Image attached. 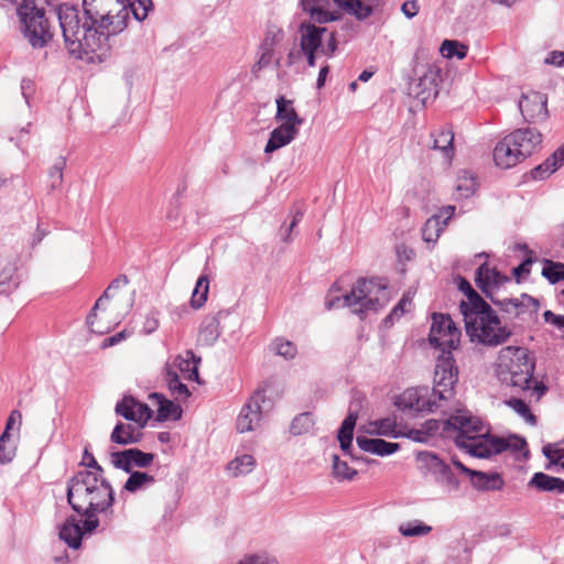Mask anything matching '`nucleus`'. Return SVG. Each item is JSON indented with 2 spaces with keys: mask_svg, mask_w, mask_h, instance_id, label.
<instances>
[{
  "mask_svg": "<svg viewBox=\"0 0 564 564\" xmlns=\"http://www.w3.org/2000/svg\"><path fill=\"white\" fill-rule=\"evenodd\" d=\"M67 501L72 509L105 512L115 502V491L101 474L79 470L67 481Z\"/></svg>",
  "mask_w": 564,
  "mask_h": 564,
  "instance_id": "3",
  "label": "nucleus"
},
{
  "mask_svg": "<svg viewBox=\"0 0 564 564\" xmlns=\"http://www.w3.org/2000/svg\"><path fill=\"white\" fill-rule=\"evenodd\" d=\"M441 53L446 58L457 57L458 59H463L466 57L468 47L458 41L454 40H445L441 45Z\"/></svg>",
  "mask_w": 564,
  "mask_h": 564,
  "instance_id": "46",
  "label": "nucleus"
},
{
  "mask_svg": "<svg viewBox=\"0 0 564 564\" xmlns=\"http://www.w3.org/2000/svg\"><path fill=\"white\" fill-rule=\"evenodd\" d=\"M542 452L543 455L550 460V464L546 466L547 469L551 465H557L564 457V447H560L557 445L547 444L543 447Z\"/></svg>",
  "mask_w": 564,
  "mask_h": 564,
  "instance_id": "55",
  "label": "nucleus"
},
{
  "mask_svg": "<svg viewBox=\"0 0 564 564\" xmlns=\"http://www.w3.org/2000/svg\"><path fill=\"white\" fill-rule=\"evenodd\" d=\"M534 366V361L529 358L528 349L507 346L499 351L496 371L501 383L527 390L531 388Z\"/></svg>",
  "mask_w": 564,
  "mask_h": 564,
  "instance_id": "5",
  "label": "nucleus"
},
{
  "mask_svg": "<svg viewBox=\"0 0 564 564\" xmlns=\"http://www.w3.org/2000/svg\"><path fill=\"white\" fill-rule=\"evenodd\" d=\"M224 312L219 311L216 314L206 315L198 330V343L204 346L214 345L220 336V319Z\"/></svg>",
  "mask_w": 564,
  "mask_h": 564,
  "instance_id": "23",
  "label": "nucleus"
},
{
  "mask_svg": "<svg viewBox=\"0 0 564 564\" xmlns=\"http://www.w3.org/2000/svg\"><path fill=\"white\" fill-rule=\"evenodd\" d=\"M356 443L361 451L378 456L391 455L400 448L398 443H390L382 438H369L366 436H357Z\"/></svg>",
  "mask_w": 564,
  "mask_h": 564,
  "instance_id": "27",
  "label": "nucleus"
},
{
  "mask_svg": "<svg viewBox=\"0 0 564 564\" xmlns=\"http://www.w3.org/2000/svg\"><path fill=\"white\" fill-rule=\"evenodd\" d=\"M152 7V0H83L82 15L77 7L62 3L56 13L65 47L78 59L101 57L110 39L127 29L130 14L143 21Z\"/></svg>",
  "mask_w": 564,
  "mask_h": 564,
  "instance_id": "1",
  "label": "nucleus"
},
{
  "mask_svg": "<svg viewBox=\"0 0 564 564\" xmlns=\"http://www.w3.org/2000/svg\"><path fill=\"white\" fill-rule=\"evenodd\" d=\"M563 164L564 162L554 152L543 163L531 171L532 178L544 180L557 171Z\"/></svg>",
  "mask_w": 564,
  "mask_h": 564,
  "instance_id": "41",
  "label": "nucleus"
},
{
  "mask_svg": "<svg viewBox=\"0 0 564 564\" xmlns=\"http://www.w3.org/2000/svg\"><path fill=\"white\" fill-rule=\"evenodd\" d=\"M509 134L514 141L518 154L523 159L530 156L542 142V134L534 128L517 129Z\"/></svg>",
  "mask_w": 564,
  "mask_h": 564,
  "instance_id": "20",
  "label": "nucleus"
},
{
  "mask_svg": "<svg viewBox=\"0 0 564 564\" xmlns=\"http://www.w3.org/2000/svg\"><path fill=\"white\" fill-rule=\"evenodd\" d=\"M440 83V67L429 65L416 79L410 83L409 95L425 106L427 102L433 101L438 95Z\"/></svg>",
  "mask_w": 564,
  "mask_h": 564,
  "instance_id": "13",
  "label": "nucleus"
},
{
  "mask_svg": "<svg viewBox=\"0 0 564 564\" xmlns=\"http://www.w3.org/2000/svg\"><path fill=\"white\" fill-rule=\"evenodd\" d=\"M182 377L173 369H165V381L172 395L177 400H187L191 392L186 384L181 381Z\"/></svg>",
  "mask_w": 564,
  "mask_h": 564,
  "instance_id": "34",
  "label": "nucleus"
},
{
  "mask_svg": "<svg viewBox=\"0 0 564 564\" xmlns=\"http://www.w3.org/2000/svg\"><path fill=\"white\" fill-rule=\"evenodd\" d=\"M326 0H302L303 10L308 12L312 20L317 23H326L338 19V13L329 12L324 8ZM339 8L345 7L348 0H333Z\"/></svg>",
  "mask_w": 564,
  "mask_h": 564,
  "instance_id": "24",
  "label": "nucleus"
},
{
  "mask_svg": "<svg viewBox=\"0 0 564 564\" xmlns=\"http://www.w3.org/2000/svg\"><path fill=\"white\" fill-rule=\"evenodd\" d=\"M327 29L314 24L301 25V51H317L322 47Z\"/></svg>",
  "mask_w": 564,
  "mask_h": 564,
  "instance_id": "26",
  "label": "nucleus"
},
{
  "mask_svg": "<svg viewBox=\"0 0 564 564\" xmlns=\"http://www.w3.org/2000/svg\"><path fill=\"white\" fill-rule=\"evenodd\" d=\"M209 292V280L207 275H200L196 282L191 296V306L194 310L200 308L207 301Z\"/></svg>",
  "mask_w": 564,
  "mask_h": 564,
  "instance_id": "43",
  "label": "nucleus"
},
{
  "mask_svg": "<svg viewBox=\"0 0 564 564\" xmlns=\"http://www.w3.org/2000/svg\"><path fill=\"white\" fill-rule=\"evenodd\" d=\"M468 301H462L459 310L464 316L466 333L473 343L496 347L506 343L512 332L502 325L497 313L468 285Z\"/></svg>",
  "mask_w": 564,
  "mask_h": 564,
  "instance_id": "2",
  "label": "nucleus"
},
{
  "mask_svg": "<svg viewBox=\"0 0 564 564\" xmlns=\"http://www.w3.org/2000/svg\"><path fill=\"white\" fill-rule=\"evenodd\" d=\"M506 404L516 411L520 416H522L525 422L530 423L531 425L536 423V417L531 413L527 403L521 399L511 398L506 401Z\"/></svg>",
  "mask_w": 564,
  "mask_h": 564,
  "instance_id": "52",
  "label": "nucleus"
},
{
  "mask_svg": "<svg viewBox=\"0 0 564 564\" xmlns=\"http://www.w3.org/2000/svg\"><path fill=\"white\" fill-rule=\"evenodd\" d=\"M238 564H279V561L268 554L247 555L238 562Z\"/></svg>",
  "mask_w": 564,
  "mask_h": 564,
  "instance_id": "58",
  "label": "nucleus"
},
{
  "mask_svg": "<svg viewBox=\"0 0 564 564\" xmlns=\"http://www.w3.org/2000/svg\"><path fill=\"white\" fill-rule=\"evenodd\" d=\"M271 348L276 355L286 359H292L297 354L296 346L292 341L282 338H276L273 340Z\"/></svg>",
  "mask_w": 564,
  "mask_h": 564,
  "instance_id": "51",
  "label": "nucleus"
},
{
  "mask_svg": "<svg viewBox=\"0 0 564 564\" xmlns=\"http://www.w3.org/2000/svg\"><path fill=\"white\" fill-rule=\"evenodd\" d=\"M474 448L478 452V457L488 458L507 449L514 453L521 452L527 448V442L524 438L517 435H511L508 438L494 435L492 438H481Z\"/></svg>",
  "mask_w": 564,
  "mask_h": 564,
  "instance_id": "15",
  "label": "nucleus"
},
{
  "mask_svg": "<svg viewBox=\"0 0 564 564\" xmlns=\"http://www.w3.org/2000/svg\"><path fill=\"white\" fill-rule=\"evenodd\" d=\"M390 300L387 284L376 279L361 278L354 284L350 293L328 300L327 310H332L337 303L351 310L354 314L365 317L369 312H377L384 307Z\"/></svg>",
  "mask_w": 564,
  "mask_h": 564,
  "instance_id": "4",
  "label": "nucleus"
},
{
  "mask_svg": "<svg viewBox=\"0 0 564 564\" xmlns=\"http://www.w3.org/2000/svg\"><path fill=\"white\" fill-rule=\"evenodd\" d=\"M142 426H134L129 423H118L111 432L110 441L119 445H130L139 443L142 438Z\"/></svg>",
  "mask_w": 564,
  "mask_h": 564,
  "instance_id": "28",
  "label": "nucleus"
},
{
  "mask_svg": "<svg viewBox=\"0 0 564 564\" xmlns=\"http://www.w3.org/2000/svg\"><path fill=\"white\" fill-rule=\"evenodd\" d=\"M66 166L64 156H58L48 172L50 186L52 189L59 188L63 183V170Z\"/></svg>",
  "mask_w": 564,
  "mask_h": 564,
  "instance_id": "50",
  "label": "nucleus"
},
{
  "mask_svg": "<svg viewBox=\"0 0 564 564\" xmlns=\"http://www.w3.org/2000/svg\"><path fill=\"white\" fill-rule=\"evenodd\" d=\"M137 405V400L132 397H124L119 403L116 405L117 414L123 416L128 421H135L134 408Z\"/></svg>",
  "mask_w": 564,
  "mask_h": 564,
  "instance_id": "54",
  "label": "nucleus"
},
{
  "mask_svg": "<svg viewBox=\"0 0 564 564\" xmlns=\"http://www.w3.org/2000/svg\"><path fill=\"white\" fill-rule=\"evenodd\" d=\"M507 281H509V278L501 274L497 269L490 268L487 263H482L476 271L477 286L489 296L494 303L501 305L507 312L511 311L510 306L516 310L517 315L522 313L523 306H531L534 312L538 311L539 302L527 294H523L521 300L508 299L497 302L492 297V291Z\"/></svg>",
  "mask_w": 564,
  "mask_h": 564,
  "instance_id": "8",
  "label": "nucleus"
},
{
  "mask_svg": "<svg viewBox=\"0 0 564 564\" xmlns=\"http://www.w3.org/2000/svg\"><path fill=\"white\" fill-rule=\"evenodd\" d=\"M434 139L433 148L443 153L447 159H451L454 154V132L451 129H444L437 133L432 134Z\"/></svg>",
  "mask_w": 564,
  "mask_h": 564,
  "instance_id": "37",
  "label": "nucleus"
},
{
  "mask_svg": "<svg viewBox=\"0 0 564 564\" xmlns=\"http://www.w3.org/2000/svg\"><path fill=\"white\" fill-rule=\"evenodd\" d=\"M375 426L373 432L379 435H384L389 437H399L401 433L397 431L395 419L386 417L372 423Z\"/></svg>",
  "mask_w": 564,
  "mask_h": 564,
  "instance_id": "49",
  "label": "nucleus"
},
{
  "mask_svg": "<svg viewBox=\"0 0 564 564\" xmlns=\"http://www.w3.org/2000/svg\"><path fill=\"white\" fill-rule=\"evenodd\" d=\"M471 485L478 490H500L503 480L498 473H484L476 470L470 478Z\"/></svg>",
  "mask_w": 564,
  "mask_h": 564,
  "instance_id": "33",
  "label": "nucleus"
},
{
  "mask_svg": "<svg viewBox=\"0 0 564 564\" xmlns=\"http://www.w3.org/2000/svg\"><path fill=\"white\" fill-rule=\"evenodd\" d=\"M254 466V457L249 454H243L229 462L227 465V470L232 477H239L251 473Z\"/></svg>",
  "mask_w": 564,
  "mask_h": 564,
  "instance_id": "35",
  "label": "nucleus"
},
{
  "mask_svg": "<svg viewBox=\"0 0 564 564\" xmlns=\"http://www.w3.org/2000/svg\"><path fill=\"white\" fill-rule=\"evenodd\" d=\"M454 213L455 206L448 205L443 207L438 214L431 216L422 228L423 240L427 243H435Z\"/></svg>",
  "mask_w": 564,
  "mask_h": 564,
  "instance_id": "19",
  "label": "nucleus"
},
{
  "mask_svg": "<svg viewBox=\"0 0 564 564\" xmlns=\"http://www.w3.org/2000/svg\"><path fill=\"white\" fill-rule=\"evenodd\" d=\"M150 400L152 404L156 406L158 420L166 421V420H178L182 416V408L166 399L161 393H151Z\"/></svg>",
  "mask_w": 564,
  "mask_h": 564,
  "instance_id": "29",
  "label": "nucleus"
},
{
  "mask_svg": "<svg viewBox=\"0 0 564 564\" xmlns=\"http://www.w3.org/2000/svg\"><path fill=\"white\" fill-rule=\"evenodd\" d=\"M275 102V120L281 122V124H291L294 128L300 129L301 124L303 123V119L299 116L295 108L293 107V101L286 99L284 96H280L276 98Z\"/></svg>",
  "mask_w": 564,
  "mask_h": 564,
  "instance_id": "31",
  "label": "nucleus"
},
{
  "mask_svg": "<svg viewBox=\"0 0 564 564\" xmlns=\"http://www.w3.org/2000/svg\"><path fill=\"white\" fill-rule=\"evenodd\" d=\"M284 36V32L282 29L276 26H270L265 33V37L263 40L262 45L272 47L280 43Z\"/></svg>",
  "mask_w": 564,
  "mask_h": 564,
  "instance_id": "59",
  "label": "nucleus"
},
{
  "mask_svg": "<svg viewBox=\"0 0 564 564\" xmlns=\"http://www.w3.org/2000/svg\"><path fill=\"white\" fill-rule=\"evenodd\" d=\"M324 40H326L325 46H322V52L326 56H332L337 50V41L335 39L334 32H328L325 34Z\"/></svg>",
  "mask_w": 564,
  "mask_h": 564,
  "instance_id": "63",
  "label": "nucleus"
},
{
  "mask_svg": "<svg viewBox=\"0 0 564 564\" xmlns=\"http://www.w3.org/2000/svg\"><path fill=\"white\" fill-rule=\"evenodd\" d=\"M460 332L447 314L434 313L430 328L431 346L441 350V355L452 354L459 345Z\"/></svg>",
  "mask_w": 564,
  "mask_h": 564,
  "instance_id": "11",
  "label": "nucleus"
},
{
  "mask_svg": "<svg viewBox=\"0 0 564 564\" xmlns=\"http://www.w3.org/2000/svg\"><path fill=\"white\" fill-rule=\"evenodd\" d=\"M200 358H196L192 350H187L184 356H177L173 362L166 366L165 369H173L177 371L180 377L188 381L198 382V362Z\"/></svg>",
  "mask_w": 564,
  "mask_h": 564,
  "instance_id": "22",
  "label": "nucleus"
},
{
  "mask_svg": "<svg viewBox=\"0 0 564 564\" xmlns=\"http://www.w3.org/2000/svg\"><path fill=\"white\" fill-rule=\"evenodd\" d=\"M563 164L564 162L554 152L543 163L531 171L532 178L544 180L557 171Z\"/></svg>",
  "mask_w": 564,
  "mask_h": 564,
  "instance_id": "40",
  "label": "nucleus"
},
{
  "mask_svg": "<svg viewBox=\"0 0 564 564\" xmlns=\"http://www.w3.org/2000/svg\"><path fill=\"white\" fill-rule=\"evenodd\" d=\"M82 465L93 469V473L104 475V468L97 463L94 455L90 454L87 448L84 451Z\"/></svg>",
  "mask_w": 564,
  "mask_h": 564,
  "instance_id": "62",
  "label": "nucleus"
},
{
  "mask_svg": "<svg viewBox=\"0 0 564 564\" xmlns=\"http://www.w3.org/2000/svg\"><path fill=\"white\" fill-rule=\"evenodd\" d=\"M358 419V413L349 411L346 419L343 421L339 431H338V441L340 444V448L345 454H349L352 459H361L360 457H356L350 453V446L352 442L354 429L356 425V421Z\"/></svg>",
  "mask_w": 564,
  "mask_h": 564,
  "instance_id": "32",
  "label": "nucleus"
},
{
  "mask_svg": "<svg viewBox=\"0 0 564 564\" xmlns=\"http://www.w3.org/2000/svg\"><path fill=\"white\" fill-rule=\"evenodd\" d=\"M126 284H128V278L126 275L118 276L96 301L91 312L87 316V324L91 332L98 334L107 333L122 321L132 306V301L129 300L123 310H119L117 303L108 306L107 302L113 297L115 290Z\"/></svg>",
  "mask_w": 564,
  "mask_h": 564,
  "instance_id": "7",
  "label": "nucleus"
},
{
  "mask_svg": "<svg viewBox=\"0 0 564 564\" xmlns=\"http://www.w3.org/2000/svg\"><path fill=\"white\" fill-rule=\"evenodd\" d=\"M513 144L514 141L510 134L506 135L496 144L494 149V161L498 166L510 169L524 160L521 154H518V150Z\"/></svg>",
  "mask_w": 564,
  "mask_h": 564,
  "instance_id": "21",
  "label": "nucleus"
},
{
  "mask_svg": "<svg viewBox=\"0 0 564 564\" xmlns=\"http://www.w3.org/2000/svg\"><path fill=\"white\" fill-rule=\"evenodd\" d=\"M130 476L123 485V489L128 492H137L152 486L155 481L154 477L144 471H131Z\"/></svg>",
  "mask_w": 564,
  "mask_h": 564,
  "instance_id": "36",
  "label": "nucleus"
},
{
  "mask_svg": "<svg viewBox=\"0 0 564 564\" xmlns=\"http://www.w3.org/2000/svg\"><path fill=\"white\" fill-rule=\"evenodd\" d=\"M558 478L544 474L542 471L535 473L528 482V487L534 488L541 492H557Z\"/></svg>",
  "mask_w": 564,
  "mask_h": 564,
  "instance_id": "42",
  "label": "nucleus"
},
{
  "mask_svg": "<svg viewBox=\"0 0 564 564\" xmlns=\"http://www.w3.org/2000/svg\"><path fill=\"white\" fill-rule=\"evenodd\" d=\"M80 522L76 517L70 516L59 528V539L72 549H78L82 545L83 530Z\"/></svg>",
  "mask_w": 564,
  "mask_h": 564,
  "instance_id": "30",
  "label": "nucleus"
},
{
  "mask_svg": "<svg viewBox=\"0 0 564 564\" xmlns=\"http://www.w3.org/2000/svg\"><path fill=\"white\" fill-rule=\"evenodd\" d=\"M155 455L142 452L139 448H129L110 454L111 464L126 473H131L133 468H147L153 460Z\"/></svg>",
  "mask_w": 564,
  "mask_h": 564,
  "instance_id": "16",
  "label": "nucleus"
},
{
  "mask_svg": "<svg viewBox=\"0 0 564 564\" xmlns=\"http://www.w3.org/2000/svg\"><path fill=\"white\" fill-rule=\"evenodd\" d=\"M542 275L552 284L564 280V263L546 260L542 269Z\"/></svg>",
  "mask_w": 564,
  "mask_h": 564,
  "instance_id": "48",
  "label": "nucleus"
},
{
  "mask_svg": "<svg viewBox=\"0 0 564 564\" xmlns=\"http://www.w3.org/2000/svg\"><path fill=\"white\" fill-rule=\"evenodd\" d=\"M399 533L404 538L425 536L432 532V527L423 521L414 519L403 522L398 528Z\"/></svg>",
  "mask_w": 564,
  "mask_h": 564,
  "instance_id": "39",
  "label": "nucleus"
},
{
  "mask_svg": "<svg viewBox=\"0 0 564 564\" xmlns=\"http://www.w3.org/2000/svg\"><path fill=\"white\" fill-rule=\"evenodd\" d=\"M299 133V128L291 124H280L270 133V138L265 144L264 152L272 153L288 144H290Z\"/></svg>",
  "mask_w": 564,
  "mask_h": 564,
  "instance_id": "25",
  "label": "nucleus"
},
{
  "mask_svg": "<svg viewBox=\"0 0 564 564\" xmlns=\"http://www.w3.org/2000/svg\"><path fill=\"white\" fill-rule=\"evenodd\" d=\"M17 14L20 30L33 48H43L52 41L53 28L45 9L37 6L36 0H22Z\"/></svg>",
  "mask_w": 564,
  "mask_h": 564,
  "instance_id": "6",
  "label": "nucleus"
},
{
  "mask_svg": "<svg viewBox=\"0 0 564 564\" xmlns=\"http://www.w3.org/2000/svg\"><path fill=\"white\" fill-rule=\"evenodd\" d=\"M343 9L354 14L358 20H365L373 13L376 7L373 4V0H369L368 2H364L361 0H348L345 2V7Z\"/></svg>",
  "mask_w": 564,
  "mask_h": 564,
  "instance_id": "44",
  "label": "nucleus"
},
{
  "mask_svg": "<svg viewBox=\"0 0 564 564\" xmlns=\"http://www.w3.org/2000/svg\"><path fill=\"white\" fill-rule=\"evenodd\" d=\"M417 460L421 464V469L431 475L434 481L445 486L449 490H457L459 488V480L455 476L451 466L442 460L436 454L431 452H421L417 454Z\"/></svg>",
  "mask_w": 564,
  "mask_h": 564,
  "instance_id": "12",
  "label": "nucleus"
},
{
  "mask_svg": "<svg viewBox=\"0 0 564 564\" xmlns=\"http://www.w3.org/2000/svg\"><path fill=\"white\" fill-rule=\"evenodd\" d=\"M397 405L401 410H413L416 412L429 411L433 412L441 408V404L435 399L426 397L425 389H408L398 399Z\"/></svg>",
  "mask_w": 564,
  "mask_h": 564,
  "instance_id": "17",
  "label": "nucleus"
},
{
  "mask_svg": "<svg viewBox=\"0 0 564 564\" xmlns=\"http://www.w3.org/2000/svg\"><path fill=\"white\" fill-rule=\"evenodd\" d=\"M15 269L12 265L4 268L0 272V293H9L15 289L19 281L14 278Z\"/></svg>",
  "mask_w": 564,
  "mask_h": 564,
  "instance_id": "53",
  "label": "nucleus"
},
{
  "mask_svg": "<svg viewBox=\"0 0 564 564\" xmlns=\"http://www.w3.org/2000/svg\"><path fill=\"white\" fill-rule=\"evenodd\" d=\"M442 425L444 430L449 429L447 421L427 420L426 422H424V424L422 425V430L426 436V440L430 436L434 435Z\"/></svg>",
  "mask_w": 564,
  "mask_h": 564,
  "instance_id": "60",
  "label": "nucleus"
},
{
  "mask_svg": "<svg viewBox=\"0 0 564 564\" xmlns=\"http://www.w3.org/2000/svg\"><path fill=\"white\" fill-rule=\"evenodd\" d=\"M265 402L264 391H256L242 406L237 417V430L239 433H246L254 431L260 426L262 419V406Z\"/></svg>",
  "mask_w": 564,
  "mask_h": 564,
  "instance_id": "14",
  "label": "nucleus"
},
{
  "mask_svg": "<svg viewBox=\"0 0 564 564\" xmlns=\"http://www.w3.org/2000/svg\"><path fill=\"white\" fill-rule=\"evenodd\" d=\"M544 321L558 329H564V316L557 315L552 311H545L543 314Z\"/></svg>",
  "mask_w": 564,
  "mask_h": 564,
  "instance_id": "64",
  "label": "nucleus"
},
{
  "mask_svg": "<svg viewBox=\"0 0 564 564\" xmlns=\"http://www.w3.org/2000/svg\"><path fill=\"white\" fill-rule=\"evenodd\" d=\"M457 380L458 369L453 355L448 352L440 355L435 366L431 399H435L441 405L443 401L451 400L455 394Z\"/></svg>",
  "mask_w": 564,
  "mask_h": 564,
  "instance_id": "10",
  "label": "nucleus"
},
{
  "mask_svg": "<svg viewBox=\"0 0 564 564\" xmlns=\"http://www.w3.org/2000/svg\"><path fill=\"white\" fill-rule=\"evenodd\" d=\"M333 458V475L338 480H351L356 475L357 470L349 467L346 462L340 460L337 454L332 456Z\"/></svg>",
  "mask_w": 564,
  "mask_h": 564,
  "instance_id": "47",
  "label": "nucleus"
},
{
  "mask_svg": "<svg viewBox=\"0 0 564 564\" xmlns=\"http://www.w3.org/2000/svg\"><path fill=\"white\" fill-rule=\"evenodd\" d=\"M98 512L99 511H97V510L82 511L80 514L86 517V519L84 520L83 525H82L83 535L85 533H91L93 531H95L98 528L99 520L96 518V513H98Z\"/></svg>",
  "mask_w": 564,
  "mask_h": 564,
  "instance_id": "57",
  "label": "nucleus"
},
{
  "mask_svg": "<svg viewBox=\"0 0 564 564\" xmlns=\"http://www.w3.org/2000/svg\"><path fill=\"white\" fill-rule=\"evenodd\" d=\"M151 413L152 411L147 404L137 401V405L134 408V415L137 417L134 422L139 423L143 427L147 421L151 417Z\"/></svg>",
  "mask_w": 564,
  "mask_h": 564,
  "instance_id": "61",
  "label": "nucleus"
},
{
  "mask_svg": "<svg viewBox=\"0 0 564 564\" xmlns=\"http://www.w3.org/2000/svg\"><path fill=\"white\" fill-rule=\"evenodd\" d=\"M477 181L476 178L468 172L464 171L458 175L456 185H455V196L456 198H468L470 197L477 189Z\"/></svg>",
  "mask_w": 564,
  "mask_h": 564,
  "instance_id": "38",
  "label": "nucleus"
},
{
  "mask_svg": "<svg viewBox=\"0 0 564 564\" xmlns=\"http://www.w3.org/2000/svg\"><path fill=\"white\" fill-rule=\"evenodd\" d=\"M411 305V297L409 294H404L399 303L393 307L392 312L386 317V323L392 322L394 318H399L408 311V306Z\"/></svg>",
  "mask_w": 564,
  "mask_h": 564,
  "instance_id": "56",
  "label": "nucleus"
},
{
  "mask_svg": "<svg viewBox=\"0 0 564 564\" xmlns=\"http://www.w3.org/2000/svg\"><path fill=\"white\" fill-rule=\"evenodd\" d=\"M546 102L545 95L530 91L522 94L519 100V109L527 121L543 120L547 116Z\"/></svg>",
  "mask_w": 564,
  "mask_h": 564,
  "instance_id": "18",
  "label": "nucleus"
},
{
  "mask_svg": "<svg viewBox=\"0 0 564 564\" xmlns=\"http://www.w3.org/2000/svg\"><path fill=\"white\" fill-rule=\"evenodd\" d=\"M448 427L457 431L455 443L467 453L478 457L477 446L481 438H492L489 429L477 417L466 414L453 415L447 420Z\"/></svg>",
  "mask_w": 564,
  "mask_h": 564,
  "instance_id": "9",
  "label": "nucleus"
},
{
  "mask_svg": "<svg viewBox=\"0 0 564 564\" xmlns=\"http://www.w3.org/2000/svg\"><path fill=\"white\" fill-rule=\"evenodd\" d=\"M314 425L312 413L304 412L295 416L290 425V432L293 435H302L311 431Z\"/></svg>",
  "mask_w": 564,
  "mask_h": 564,
  "instance_id": "45",
  "label": "nucleus"
}]
</instances>
